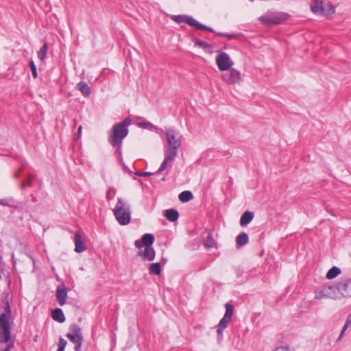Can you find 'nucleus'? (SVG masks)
Returning <instances> with one entry per match:
<instances>
[{
  "instance_id": "1",
  "label": "nucleus",
  "mask_w": 351,
  "mask_h": 351,
  "mask_svg": "<svg viewBox=\"0 0 351 351\" xmlns=\"http://www.w3.org/2000/svg\"><path fill=\"white\" fill-rule=\"evenodd\" d=\"M165 136L167 138V145L165 146V158L158 172H162L168 167L171 166L178 154V149L181 146V137L178 132L172 128L167 129Z\"/></svg>"
},
{
  "instance_id": "2",
  "label": "nucleus",
  "mask_w": 351,
  "mask_h": 351,
  "mask_svg": "<svg viewBox=\"0 0 351 351\" xmlns=\"http://www.w3.org/2000/svg\"><path fill=\"white\" fill-rule=\"evenodd\" d=\"M132 120L130 118L125 119L122 122L115 124L109 136V141L113 147H120L123 139L128 135V126L130 125Z\"/></svg>"
},
{
  "instance_id": "3",
  "label": "nucleus",
  "mask_w": 351,
  "mask_h": 351,
  "mask_svg": "<svg viewBox=\"0 0 351 351\" xmlns=\"http://www.w3.org/2000/svg\"><path fill=\"white\" fill-rule=\"evenodd\" d=\"M113 213L116 219L121 225H127L130 222V206L123 199H118L117 203L113 209Z\"/></svg>"
},
{
  "instance_id": "4",
  "label": "nucleus",
  "mask_w": 351,
  "mask_h": 351,
  "mask_svg": "<svg viewBox=\"0 0 351 351\" xmlns=\"http://www.w3.org/2000/svg\"><path fill=\"white\" fill-rule=\"evenodd\" d=\"M289 17V15L285 12H267L263 16H260L258 20L266 26H273L284 23Z\"/></svg>"
},
{
  "instance_id": "5",
  "label": "nucleus",
  "mask_w": 351,
  "mask_h": 351,
  "mask_svg": "<svg viewBox=\"0 0 351 351\" xmlns=\"http://www.w3.org/2000/svg\"><path fill=\"white\" fill-rule=\"evenodd\" d=\"M311 8L313 13L326 16H330L335 12L334 5L328 0H313Z\"/></svg>"
},
{
  "instance_id": "6",
  "label": "nucleus",
  "mask_w": 351,
  "mask_h": 351,
  "mask_svg": "<svg viewBox=\"0 0 351 351\" xmlns=\"http://www.w3.org/2000/svg\"><path fill=\"white\" fill-rule=\"evenodd\" d=\"M10 317V308L8 306L6 312L0 315V342H8L10 338V326L9 319Z\"/></svg>"
},
{
  "instance_id": "7",
  "label": "nucleus",
  "mask_w": 351,
  "mask_h": 351,
  "mask_svg": "<svg viewBox=\"0 0 351 351\" xmlns=\"http://www.w3.org/2000/svg\"><path fill=\"white\" fill-rule=\"evenodd\" d=\"M170 17L173 21L176 22L177 23H185L189 25L190 26L196 27L199 29L215 32V31L212 28L200 23L191 16L187 15H172Z\"/></svg>"
},
{
  "instance_id": "8",
  "label": "nucleus",
  "mask_w": 351,
  "mask_h": 351,
  "mask_svg": "<svg viewBox=\"0 0 351 351\" xmlns=\"http://www.w3.org/2000/svg\"><path fill=\"white\" fill-rule=\"evenodd\" d=\"M323 298H328L334 300L341 298V293L339 289V282L335 285L325 286L316 295V298L317 299Z\"/></svg>"
},
{
  "instance_id": "9",
  "label": "nucleus",
  "mask_w": 351,
  "mask_h": 351,
  "mask_svg": "<svg viewBox=\"0 0 351 351\" xmlns=\"http://www.w3.org/2000/svg\"><path fill=\"white\" fill-rule=\"evenodd\" d=\"M216 63L219 69L221 71L231 69V66L234 64L229 55L225 52L220 53L216 57Z\"/></svg>"
},
{
  "instance_id": "10",
  "label": "nucleus",
  "mask_w": 351,
  "mask_h": 351,
  "mask_svg": "<svg viewBox=\"0 0 351 351\" xmlns=\"http://www.w3.org/2000/svg\"><path fill=\"white\" fill-rule=\"evenodd\" d=\"M227 73L222 74L221 77L228 84H239L241 80V73L235 69H230Z\"/></svg>"
},
{
  "instance_id": "11",
  "label": "nucleus",
  "mask_w": 351,
  "mask_h": 351,
  "mask_svg": "<svg viewBox=\"0 0 351 351\" xmlns=\"http://www.w3.org/2000/svg\"><path fill=\"white\" fill-rule=\"evenodd\" d=\"M339 289L341 297H351V278H346L339 282Z\"/></svg>"
},
{
  "instance_id": "12",
  "label": "nucleus",
  "mask_w": 351,
  "mask_h": 351,
  "mask_svg": "<svg viewBox=\"0 0 351 351\" xmlns=\"http://www.w3.org/2000/svg\"><path fill=\"white\" fill-rule=\"evenodd\" d=\"M57 300L60 306L66 304L67 298V291L64 287L59 286L56 290Z\"/></svg>"
},
{
  "instance_id": "13",
  "label": "nucleus",
  "mask_w": 351,
  "mask_h": 351,
  "mask_svg": "<svg viewBox=\"0 0 351 351\" xmlns=\"http://www.w3.org/2000/svg\"><path fill=\"white\" fill-rule=\"evenodd\" d=\"M85 244L79 232L75 234V251L80 253L85 250Z\"/></svg>"
},
{
  "instance_id": "14",
  "label": "nucleus",
  "mask_w": 351,
  "mask_h": 351,
  "mask_svg": "<svg viewBox=\"0 0 351 351\" xmlns=\"http://www.w3.org/2000/svg\"><path fill=\"white\" fill-rule=\"evenodd\" d=\"M138 256H143L148 261H153L155 258V251L152 247H145L143 250L138 251Z\"/></svg>"
},
{
  "instance_id": "15",
  "label": "nucleus",
  "mask_w": 351,
  "mask_h": 351,
  "mask_svg": "<svg viewBox=\"0 0 351 351\" xmlns=\"http://www.w3.org/2000/svg\"><path fill=\"white\" fill-rule=\"evenodd\" d=\"M254 217L253 213L250 211H245L241 217L240 224L242 226H245L250 223Z\"/></svg>"
},
{
  "instance_id": "16",
  "label": "nucleus",
  "mask_w": 351,
  "mask_h": 351,
  "mask_svg": "<svg viewBox=\"0 0 351 351\" xmlns=\"http://www.w3.org/2000/svg\"><path fill=\"white\" fill-rule=\"evenodd\" d=\"M165 217L171 222L176 221L179 217V213L176 209H168L165 211Z\"/></svg>"
},
{
  "instance_id": "17",
  "label": "nucleus",
  "mask_w": 351,
  "mask_h": 351,
  "mask_svg": "<svg viewBox=\"0 0 351 351\" xmlns=\"http://www.w3.org/2000/svg\"><path fill=\"white\" fill-rule=\"evenodd\" d=\"M51 317L60 323H63L65 321V317L62 309L60 308H56L54 311H53L51 313Z\"/></svg>"
},
{
  "instance_id": "18",
  "label": "nucleus",
  "mask_w": 351,
  "mask_h": 351,
  "mask_svg": "<svg viewBox=\"0 0 351 351\" xmlns=\"http://www.w3.org/2000/svg\"><path fill=\"white\" fill-rule=\"evenodd\" d=\"M230 321V319H228V317H226L223 315V317L220 320V322L217 326V335L219 336H221L222 335L223 330L227 327V325Z\"/></svg>"
},
{
  "instance_id": "19",
  "label": "nucleus",
  "mask_w": 351,
  "mask_h": 351,
  "mask_svg": "<svg viewBox=\"0 0 351 351\" xmlns=\"http://www.w3.org/2000/svg\"><path fill=\"white\" fill-rule=\"evenodd\" d=\"M196 46L204 49L206 52L211 53L213 51V47L205 41H202L198 38L194 40Z\"/></svg>"
},
{
  "instance_id": "20",
  "label": "nucleus",
  "mask_w": 351,
  "mask_h": 351,
  "mask_svg": "<svg viewBox=\"0 0 351 351\" xmlns=\"http://www.w3.org/2000/svg\"><path fill=\"white\" fill-rule=\"evenodd\" d=\"M248 236L245 232L239 234L236 239L237 245L239 247L243 246L248 243Z\"/></svg>"
},
{
  "instance_id": "21",
  "label": "nucleus",
  "mask_w": 351,
  "mask_h": 351,
  "mask_svg": "<svg viewBox=\"0 0 351 351\" xmlns=\"http://www.w3.org/2000/svg\"><path fill=\"white\" fill-rule=\"evenodd\" d=\"M77 88L79 90L84 96H88L90 93V89L88 85L84 82H80L77 84Z\"/></svg>"
},
{
  "instance_id": "22",
  "label": "nucleus",
  "mask_w": 351,
  "mask_h": 351,
  "mask_svg": "<svg viewBox=\"0 0 351 351\" xmlns=\"http://www.w3.org/2000/svg\"><path fill=\"white\" fill-rule=\"evenodd\" d=\"M141 239L145 247H152L154 241V237L152 234L147 233L143 235Z\"/></svg>"
},
{
  "instance_id": "23",
  "label": "nucleus",
  "mask_w": 351,
  "mask_h": 351,
  "mask_svg": "<svg viewBox=\"0 0 351 351\" xmlns=\"http://www.w3.org/2000/svg\"><path fill=\"white\" fill-rule=\"evenodd\" d=\"M204 246L206 249H210L216 247V242L210 234H208L207 237L204 240Z\"/></svg>"
},
{
  "instance_id": "24",
  "label": "nucleus",
  "mask_w": 351,
  "mask_h": 351,
  "mask_svg": "<svg viewBox=\"0 0 351 351\" xmlns=\"http://www.w3.org/2000/svg\"><path fill=\"white\" fill-rule=\"evenodd\" d=\"M193 198V193L189 191H184L180 193L179 199L182 202H187Z\"/></svg>"
},
{
  "instance_id": "25",
  "label": "nucleus",
  "mask_w": 351,
  "mask_h": 351,
  "mask_svg": "<svg viewBox=\"0 0 351 351\" xmlns=\"http://www.w3.org/2000/svg\"><path fill=\"white\" fill-rule=\"evenodd\" d=\"M69 332L67 335H71L74 336H82L81 332V328L76 324H73L69 327Z\"/></svg>"
},
{
  "instance_id": "26",
  "label": "nucleus",
  "mask_w": 351,
  "mask_h": 351,
  "mask_svg": "<svg viewBox=\"0 0 351 351\" xmlns=\"http://www.w3.org/2000/svg\"><path fill=\"white\" fill-rule=\"evenodd\" d=\"M149 271L150 274L160 275L161 272V265L159 263H152L149 266Z\"/></svg>"
},
{
  "instance_id": "27",
  "label": "nucleus",
  "mask_w": 351,
  "mask_h": 351,
  "mask_svg": "<svg viewBox=\"0 0 351 351\" xmlns=\"http://www.w3.org/2000/svg\"><path fill=\"white\" fill-rule=\"evenodd\" d=\"M339 274H341V269L339 267L334 266L327 272L326 278L328 279H333Z\"/></svg>"
},
{
  "instance_id": "28",
  "label": "nucleus",
  "mask_w": 351,
  "mask_h": 351,
  "mask_svg": "<svg viewBox=\"0 0 351 351\" xmlns=\"http://www.w3.org/2000/svg\"><path fill=\"white\" fill-rule=\"evenodd\" d=\"M350 327L351 328V313L348 315L346 320V323L342 328V330H341V332L339 335V337H338V339L337 340H340L341 339V337H343L344 332H346V330H347L348 328Z\"/></svg>"
},
{
  "instance_id": "29",
  "label": "nucleus",
  "mask_w": 351,
  "mask_h": 351,
  "mask_svg": "<svg viewBox=\"0 0 351 351\" xmlns=\"http://www.w3.org/2000/svg\"><path fill=\"white\" fill-rule=\"evenodd\" d=\"M225 308H226V312H225L224 316L231 320V318H232V316L233 312H234V306L232 304L227 303L225 304Z\"/></svg>"
},
{
  "instance_id": "30",
  "label": "nucleus",
  "mask_w": 351,
  "mask_h": 351,
  "mask_svg": "<svg viewBox=\"0 0 351 351\" xmlns=\"http://www.w3.org/2000/svg\"><path fill=\"white\" fill-rule=\"evenodd\" d=\"M47 49H48V45L47 43H45L43 45V46L38 51V58L40 60H44V59L45 58Z\"/></svg>"
},
{
  "instance_id": "31",
  "label": "nucleus",
  "mask_w": 351,
  "mask_h": 351,
  "mask_svg": "<svg viewBox=\"0 0 351 351\" xmlns=\"http://www.w3.org/2000/svg\"><path fill=\"white\" fill-rule=\"evenodd\" d=\"M138 125L141 128H145V129H149V130L157 129V128L155 125H154L152 123H151L150 122H148V121L139 122V123H138Z\"/></svg>"
},
{
  "instance_id": "32",
  "label": "nucleus",
  "mask_w": 351,
  "mask_h": 351,
  "mask_svg": "<svg viewBox=\"0 0 351 351\" xmlns=\"http://www.w3.org/2000/svg\"><path fill=\"white\" fill-rule=\"evenodd\" d=\"M66 337L73 343L76 344L79 342H83V336H74L71 335H66Z\"/></svg>"
},
{
  "instance_id": "33",
  "label": "nucleus",
  "mask_w": 351,
  "mask_h": 351,
  "mask_svg": "<svg viewBox=\"0 0 351 351\" xmlns=\"http://www.w3.org/2000/svg\"><path fill=\"white\" fill-rule=\"evenodd\" d=\"M29 67H30L31 71L32 73V75L34 76V78H36L37 77V71H36V65H35L34 61H31L29 62Z\"/></svg>"
},
{
  "instance_id": "34",
  "label": "nucleus",
  "mask_w": 351,
  "mask_h": 351,
  "mask_svg": "<svg viewBox=\"0 0 351 351\" xmlns=\"http://www.w3.org/2000/svg\"><path fill=\"white\" fill-rule=\"evenodd\" d=\"M160 172H158V171L156 173H150V172H141V171H136L135 174L138 176H150L154 174L159 173Z\"/></svg>"
},
{
  "instance_id": "35",
  "label": "nucleus",
  "mask_w": 351,
  "mask_h": 351,
  "mask_svg": "<svg viewBox=\"0 0 351 351\" xmlns=\"http://www.w3.org/2000/svg\"><path fill=\"white\" fill-rule=\"evenodd\" d=\"M12 202V199H0V205L5 206H10V203Z\"/></svg>"
},
{
  "instance_id": "36",
  "label": "nucleus",
  "mask_w": 351,
  "mask_h": 351,
  "mask_svg": "<svg viewBox=\"0 0 351 351\" xmlns=\"http://www.w3.org/2000/svg\"><path fill=\"white\" fill-rule=\"evenodd\" d=\"M66 341L63 338L60 337L58 341V348L64 349L66 346Z\"/></svg>"
},
{
  "instance_id": "37",
  "label": "nucleus",
  "mask_w": 351,
  "mask_h": 351,
  "mask_svg": "<svg viewBox=\"0 0 351 351\" xmlns=\"http://www.w3.org/2000/svg\"><path fill=\"white\" fill-rule=\"evenodd\" d=\"M274 351H291L289 346H281L276 348Z\"/></svg>"
},
{
  "instance_id": "38",
  "label": "nucleus",
  "mask_w": 351,
  "mask_h": 351,
  "mask_svg": "<svg viewBox=\"0 0 351 351\" xmlns=\"http://www.w3.org/2000/svg\"><path fill=\"white\" fill-rule=\"evenodd\" d=\"M33 178H34V176L32 174H29L27 182H25L27 183V186H32Z\"/></svg>"
},
{
  "instance_id": "39",
  "label": "nucleus",
  "mask_w": 351,
  "mask_h": 351,
  "mask_svg": "<svg viewBox=\"0 0 351 351\" xmlns=\"http://www.w3.org/2000/svg\"><path fill=\"white\" fill-rule=\"evenodd\" d=\"M134 245L135 246L137 247V248H141L143 245V242H142V239L141 240H136L134 243Z\"/></svg>"
},
{
  "instance_id": "40",
  "label": "nucleus",
  "mask_w": 351,
  "mask_h": 351,
  "mask_svg": "<svg viewBox=\"0 0 351 351\" xmlns=\"http://www.w3.org/2000/svg\"><path fill=\"white\" fill-rule=\"evenodd\" d=\"M82 342H79L75 344V351H82Z\"/></svg>"
},
{
  "instance_id": "41",
  "label": "nucleus",
  "mask_w": 351,
  "mask_h": 351,
  "mask_svg": "<svg viewBox=\"0 0 351 351\" xmlns=\"http://www.w3.org/2000/svg\"><path fill=\"white\" fill-rule=\"evenodd\" d=\"M82 130V127L80 125L78 128L77 134L75 139H78L80 137Z\"/></svg>"
},
{
  "instance_id": "42",
  "label": "nucleus",
  "mask_w": 351,
  "mask_h": 351,
  "mask_svg": "<svg viewBox=\"0 0 351 351\" xmlns=\"http://www.w3.org/2000/svg\"><path fill=\"white\" fill-rule=\"evenodd\" d=\"M26 185H27V183L25 181H23V180L21 181V188L22 189H24L25 188Z\"/></svg>"
},
{
  "instance_id": "43",
  "label": "nucleus",
  "mask_w": 351,
  "mask_h": 351,
  "mask_svg": "<svg viewBox=\"0 0 351 351\" xmlns=\"http://www.w3.org/2000/svg\"><path fill=\"white\" fill-rule=\"evenodd\" d=\"M219 35L220 36H227V37H229V38H232L233 36H231V35H229V34H221V33H218Z\"/></svg>"
},
{
  "instance_id": "44",
  "label": "nucleus",
  "mask_w": 351,
  "mask_h": 351,
  "mask_svg": "<svg viewBox=\"0 0 351 351\" xmlns=\"http://www.w3.org/2000/svg\"><path fill=\"white\" fill-rule=\"evenodd\" d=\"M10 346H7L6 348H4L3 351H10Z\"/></svg>"
},
{
  "instance_id": "45",
  "label": "nucleus",
  "mask_w": 351,
  "mask_h": 351,
  "mask_svg": "<svg viewBox=\"0 0 351 351\" xmlns=\"http://www.w3.org/2000/svg\"><path fill=\"white\" fill-rule=\"evenodd\" d=\"M58 351H64V349L58 348Z\"/></svg>"
},
{
  "instance_id": "46",
  "label": "nucleus",
  "mask_w": 351,
  "mask_h": 351,
  "mask_svg": "<svg viewBox=\"0 0 351 351\" xmlns=\"http://www.w3.org/2000/svg\"><path fill=\"white\" fill-rule=\"evenodd\" d=\"M19 176V173H15V177H16V178H18Z\"/></svg>"
},
{
  "instance_id": "47",
  "label": "nucleus",
  "mask_w": 351,
  "mask_h": 351,
  "mask_svg": "<svg viewBox=\"0 0 351 351\" xmlns=\"http://www.w3.org/2000/svg\"><path fill=\"white\" fill-rule=\"evenodd\" d=\"M327 10H329V6L326 7Z\"/></svg>"
}]
</instances>
